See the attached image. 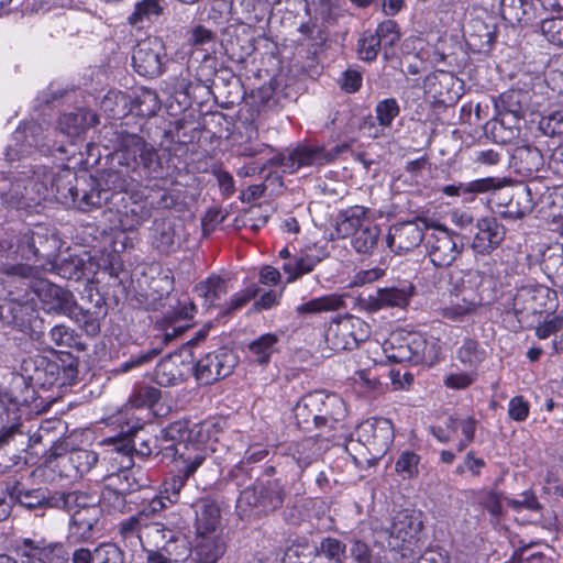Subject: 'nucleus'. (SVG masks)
<instances>
[{
    "instance_id": "nucleus-1",
    "label": "nucleus",
    "mask_w": 563,
    "mask_h": 563,
    "mask_svg": "<svg viewBox=\"0 0 563 563\" xmlns=\"http://www.w3.org/2000/svg\"><path fill=\"white\" fill-rule=\"evenodd\" d=\"M268 454L266 448L250 446L243 459L223 478L238 493L235 510L242 520H262L273 516L284 508L288 498L289 492L283 476L291 464L289 457L274 454L258 470L253 466Z\"/></svg>"
},
{
    "instance_id": "nucleus-2",
    "label": "nucleus",
    "mask_w": 563,
    "mask_h": 563,
    "mask_svg": "<svg viewBox=\"0 0 563 563\" xmlns=\"http://www.w3.org/2000/svg\"><path fill=\"white\" fill-rule=\"evenodd\" d=\"M101 141L106 148L111 150L101 170L102 185H136L169 175L170 155L143 135L130 131L126 123L104 126Z\"/></svg>"
},
{
    "instance_id": "nucleus-3",
    "label": "nucleus",
    "mask_w": 563,
    "mask_h": 563,
    "mask_svg": "<svg viewBox=\"0 0 563 563\" xmlns=\"http://www.w3.org/2000/svg\"><path fill=\"white\" fill-rule=\"evenodd\" d=\"M33 190H36L38 199H55L67 208H74L80 212H90L100 208L101 172L97 177L92 175H78L69 167H60L58 170L38 166L30 180Z\"/></svg>"
},
{
    "instance_id": "nucleus-4",
    "label": "nucleus",
    "mask_w": 563,
    "mask_h": 563,
    "mask_svg": "<svg viewBox=\"0 0 563 563\" xmlns=\"http://www.w3.org/2000/svg\"><path fill=\"white\" fill-rule=\"evenodd\" d=\"M99 123L98 114L86 108L77 109L73 112L63 113L57 121L58 130L62 134L69 137V142L51 141L47 136L42 142L37 140L41 126L37 124H26L19 126L14 132V139L20 140L23 136V143L26 146H34L41 153L54 156L59 159L70 158L75 156V146L78 141L87 133V131Z\"/></svg>"
},
{
    "instance_id": "nucleus-5",
    "label": "nucleus",
    "mask_w": 563,
    "mask_h": 563,
    "mask_svg": "<svg viewBox=\"0 0 563 563\" xmlns=\"http://www.w3.org/2000/svg\"><path fill=\"white\" fill-rule=\"evenodd\" d=\"M21 371L35 388L63 391L78 383L79 358L67 351L55 352V358L37 354L24 358Z\"/></svg>"
},
{
    "instance_id": "nucleus-6",
    "label": "nucleus",
    "mask_w": 563,
    "mask_h": 563,
    "mask_svg": "<svg viewBox=\"0 0 563 563\" xmlns=\"http://www.w3.org/2000/svg\"><path fill=\"white\" fill-rule=\"evenodd\" d=\"M221 432V422L216 419H207L198 423H192L189 419L173 421L162 429L163 441L169 442L166 448H163L164 455H179L181 448L190 455L202 454V465L209 452L213 451L209 449L208 443L217 441Z\"/></svg>"
},
{
    "instance_id": "nucleus-7",
    "label": "nucleus",
    "mask_w": 563,
    "mask_h": 563,
    "mask_svg": "<svg viewBox=\"0 0 563 563\" xmlns=\"http://www.w3.org/2000/svg\"><path fill=\"white\" fill-rule=\"evenodd\" d=\"M0 273L7 277L18 278L22 286H27L40 301L41 309L52 316L69 317L76 309V298L74 294L47 279L32 280L34 267L23 263H3L0 266Z\"/></svg>"
},
{
    "instance_id": "nucleus-8",
    "label": "nucleus",
    "mask_w": 563,
    "mask_h": 563,
    "mask_svg": "<svg viewBox=\"0 0 563 563\" xmlns=\"http://www.w3.org/2000/svg\"><path fill=\"white\" fill-rule=\"evenodd\" d=\"M296 424L303 431L336 430L346 415L343 399L334 393L314 390L303 395L294 407Z\"/></svg>"
},
{
    "instance_id": "nucleus-9",
    "label": "nucleus",
    "mask_w": 563,
    "mask_h": 563,
    "mask_svg": "<svg viewBox=\"0 0 563 563\" xmlns=\"http://www.w3.org/2000/svg\"><path fill=\"white\" fill-rule=\"evenodd\" d=\"M33 473L30 475L5 478V492L12 506H18L35 517H44L48 510H59L69 505L70 497L66 490H55L46 485H34Z\"/></svg>"
},
{
    "instance_id": "nucleus-10",
    "label": "nucleus",
    "mask_w": 563,
    "mask_h": 563,
    "mask_svg": "<svg viewBox=\"0 0 563 563\" xmlns=\"http://www.w3.org/2000/svg\"><path fill=\"white\" fill-rule=\"evenodd\" d=\"M100 208L107 206L120 217L125 230L137 229L152 217L146 198V187L142 184L114 187L102 185Z\"/></svg>"
},
{
    "instance_id": "nucleus-11",
    "label": "nucleus",
    "mask_w": 563,
    "mask_h": 563,
    "mask_svg": "<svg viewBox=\"0 0 563 563\" xmlns=\"http://www.w3.org/2000/svg\"><path fill=\"white\" fill-rule=\"evenodd\" d=\"M196 313L197 306L190 298L186 297L185 299H179L177 307L168 311L161 320L164 333L158 338V343L156 345L152 343L150 347L131 354L129 360L122 362L115 371L118 373H128L131 369L152 363L162 353L165 345L183 334L189 327L177 325L176 323L178 321H189Z\"/></svg>"
},
{
    "instance_id": "nucleus-12",
    "label": "nucleus",
    "mask_w": 563,
    "mask_h": 563,
    "mask_svg": "<svg viewBox=\"0 0 563 563\" xmlns=\"http://www.w3.org/2000/svg\"><path fill=\"white\" fill-rule=\"evenodd\" d=\"M35 399L36 388L24 378V373H12L9 386L0 388V444L9 442L15 433H21L20 407H29Z\"/></svg>"
},
{
    "instance_id": "nucleus-13",
    "label": "nucleus",
    "mask_w": 563,
    "mask_h": 563,
    "mask_svg": "<svg viewBox=\"0 0 563 563\" xmlns=\"http://www.w3.org/2000/svg\"><path fill=\"white\" fill-rule=\"evenodd\" d=\"M21 290L23 295L18 296L10 290L8 297L0 302V325L41 340L45 335L44 320L38 317L34 297L31 296L27 286Z\"/></svg>"
},
{
    "instance_id": "nucleus-14",
    "label": "nucleus",
    "mask_w": 563,
    "mask_h": 563,
    "mask_svg": "<svg viewBox=\"0 0 563 563\" xmlns=\"http://www.w3.org/2000/svg\"><path fill=\"white\" fill-rule=\"evenodd\" d=\"M559 306L558 292L541 284H527L517 288L512 298V311L519 322H527L547 312H555Z\"/></svg>"
},
{
    "instance_id": "nucleus-15",
    "label": "nucleus",
    "mask_w": 563,
    "mask_h": 563,
    "mask_svg": "<svg viewBox=\"0 0 563 563\" xmlns=\"http://www.w3.org/2000/svg\"><path fill=\"white\" fill-rule=\"evenodd\" d=\"M432 347L422 334L407 331L393 332L383 343V351L389 362L415 365L431 363Z\"/></svg>"
},
{
    "instance_id": "nucleus-16",
    "label": "nucleus",
    "mask_w": 563,
    "mask_h": 563,
    "mask_svg": "<svg viewBox=\"0 0 563 563\" xmlns=\"http://www.w3.org/2000/svg\"><path fill=\"white\" fill-rule=\"evenodd\" d=\"M202 454L186 453L180 448L179 455L170 456L169 462L172 467L169 474L164 478L162 483L161 494L164 495L165 499L170 504L183 503L190 505V503L183 498L181 492L186 487L190 477L195 475L197 470L201 466Z\"/></svg>"
},
{
    "instance_id": "nucleus-17",
    "label": "nucleus",
    "mask_w": 563,
    "mask_h": 563,
    "mask_svg": "<svg viewBox=\"0 0 563 563\" xmlns=\"http://www.w3.org/2000/svg\"><path fill=\"white\" fill-rule=\"evenodd\" d=\"M13 551L20 563H69V552L62 542L45 538H18Z\"/></svg>"
},
{
    "instance_id": "nucleus-18",
    "label": "nucleus",
    "mask_w": 563,
    "mask_h": 563,
    "mask_svg": "<svg viewBox=\"0 0 563 563\" xmlns=\"http://www.w3.org/2000/svg\"><path fill=\"white\" fill-rule=\"evenodd\" d=\"M65 495L71 500L67 507L59 510L71 514V527L80 531L82 540L91 539L92 530L101 516V507L97 504L96 496L80 490H66Z\"/></svg>"
},
{
    "instance_id": "nucleus-19",
    "label": "nucleus",
    "mask_w": 563,
    "mask_h": 563,
    "mask_svg": "<svg viewBox=\"0 0 563 563\" xmlns=\"http://www.w3.org/2000/svg\"><path fill=\"white\" fill-rule=\"evenodd\" d=\"M168 62L165 44L157 36L140 41L133 49L132 66L145 78L154 79L162 76Z\"/></svg>"
},
{
    "instance_id": "nucleus-20",
    "label": "nucleus",
    "mask_w": 563,
    "mask_h": 563,
    "mask_svg": "<svg viewBox=\"0 0 563 563\" xmlns=\"http://www.w3.org/2000/svg\"><path fill=\"white\" fill-rule=\"evenodd\" d=\"M239 362L231 347L221 346L202 355L192 366L194 376L200 385H211L230 376Z\"/></svg>"
},
{
    "instance_id": "nucleus-21",
    "label": "nucleus",
    "mask_w": 563,
    "mask_h": 563,
    "mask_svg": "<svg viewBox=\"0 0 563 563\" xmlns=\"http://www.w3.org/2000/svg\"><path fill=\"white\" fill-rule=\"evenodd\" d=\"M369 335V325L364 320L358 317L346 316L329 325L325 340L335 352L352 351L365 342Z\"/></svg>"
},
{
    "instance_id": "nucleus-22",
    "label": "nucleus",
    "mask_w": 563,
    "mask_h": 563,
    "mask_svg": "<svg viewBox=\"0 0 563 563\" xmlns=\"http://www.w3.org/2000/svg\"><path fill=\"white\" fill-rule=\"evenodd\" d=\"M426 249L430 262L435 267H448L461 255L464 249L463 236L438 225L432 232L427 233Z\"/></svg>"
},
{
    "instance_id": "nucleus-23",
    "label": "nucleus",
    "mask_w": 563,
    "mask_h": 563,
    "mask_svg": "<svg viewBox=\"0 0 563 563\" xmlns=\"http://www.w3.org/2000/svg\"><path fill=\"white\" fill-rule=\"evenodd\" d=\"M322 145L298 144L295 148L276 152L262 167H280L284 173L294 174L302 167L323 166Z\"/></svg>"
},
{
    "instance_id": "nucleus-24",
    "label": "nucleus",
    "mask_w": 563,
    "mask_h": 563,
    "mask_svg": "<svg viewBox=\"0 0 563 563\" xmlns=\"http://www.w3.org/2000/svg\"><path fill=\"white\" fill-rule=\"evenodd\" d=\"M355 434L371 454L382 455L394 442V424L387 418H369L356 427Z\"/></svg>"
},
{
    "instance_id": "nucleus-25",
    "label": "nucleus",
    "mask_w": 563,
    "mask_h": 563,
    "mask_svg": "<svg viewBox=\"0 0 563 563\" xmlns=\"http://www.w3.org/2000/svg\"><path fill=\"white\" fill-rule=\"evenodd\" d=\"M184 225L176 219H155L150 228L152 247L163 255L176 253L183 242Z\"/></svg>"
},
{
    "instance_id": "nucleus-26",
    "label": "nucleus",
    "mask_w": 563,
    "mask_h": 563,
    "mask_svg": "<svg viewBox=\"0 0 563 563\" xmlns=\"http://www.w3.org/2000/svg\"><path fill=\"white\" fill-rule=\"evenodd\" d=\"M427 222L422 219L405 221L390 227L386 242L393 251L401 253L419 246L427 234Z\"/></svg>"
},
{
    "instance_id": "nucleus-27",
    "label": "nucleus",
    "mask_w": 563,
    "mask_h": 563,
    "mask_svg": "<svg viewBox=\"0 0 563 563\" xmlns=\"http://www.w3.org/2000/svg\"><path fill=\"white\" fill-rule=\"evenodd\" d=\"M475 233L471 247L475 255L486 256L495 251L504 241L506 230L495 217H484L476 222Z\"/></svg>"
},
{
    "instance_id": "nucleus-28",
    "label": "nucleus",
    "mask_w": 563,
    "mask_h": 563,
    "mask_svg": "<svg viewBox=\"0 0 563 563\" xmlns=\"http://www.w3.org/2000/svg\"><path fill=\"white\" fill-rule=\"evenodd\" d=\"M324 441H335L334 434H328L327 437L318 434L316 437L306 438L296 443L290 455H284L291 460L289 466L294 464L297 466L298 472L296 475L298 479H300L303 471L312 463L317 462L328 449V446H323Z\"/></svg>"
},
{
    "instance_id": "nucleus-29",
    "label": "nucleus",
    "mask_w": 563,
    "mask_h": 563,
    "mask_svg": "<svg viewBox=\"0 0 563 563\" xmlns=\"http://www.w3.org/2000/svg\"><path fill=\"white\" fill-rule=\"evenodd\" d=\"M194 62L189 60L186 68L181 69L179 75L175 78L174 89L175 93L183 96V102L191 104L203 103L210 96L214 93V86L202 84L192 79Z\"/></svg>"
},
{
    "instance_id": "nucleus-30",
    "label": "nucleus",
    "mask_w": 563,
    "mask_h": 563,
    "mask_svg": "<svg viewBox=\"0 0 563 563\" xmlns=\"http://www.w3.org/2000/svg\"><path fill=\"white\" fill-rule=\"evenodd\" d=\"M412 283H402L400 286L378 288L376 294L368 297V308L373 311L383 308H405L415 294Z\"/></svg>"
},
{
    "instance_id": "nucleus-31",
    "label": "nucleus",
    "mask_w": 563,
    "mask_h": 563,
    "mask_svg": "<svg viewBox=\"0 0 563 563\" xmlns=\"http://www.w3.org/2000/svg\"><path fill=\"white\" fill-rule=\"evenodd\" d=\"M129 435L131 443L133 442V456L146 459L161 455V462L170 460V456H165L163 452V448H166L169 442H164L162 437L157 438L146 433L142 424L136 423L129 427Z\"/></svg>"
},
{
    "instance_id": "nucleus-32",
    "label": "nucleus",
    "mask_w": 563,
    "mask_h": 563,
    "mask_svg": "<svg viewBox=\"0 0 563 563\" xmlns=\"http://www.w3.org/2000/svg\"><path fill=\"white\" fill-rule=\"evenodd\" d=\"M108 314V307L100 297L92 308H84L76 303V309L68 318L74 320L85 333L90 336H97L101 331V321Z\"/></svg>"
},
{
    "instance_id": "nucleus-33",
    "label": "nucleus",
    "mask_w": 563,
    "mask_h": 563,
    "mask_svg": "<svg viewBox=\"0 0 563 563\" xmlns=\"http://www.w3.org/2000/svg\"><path fill=\"white\" fill-rule=\"evenodd\" d=\"M90 260L87 254L62 255L53 263V272L64 279L78 282L92 272Z\"/></svg>"
},
{
    "instance_id": "nucleus-34",
    "label": "nucleus",
    "mask_w": 563,
    "mask_h": 563,
    "mask_svg": "<svg viewBox=\"0 0 563 563\" xmlns=\"http://www.w3.org/2000/svg\"><path fill=\"white\" fill-rule=\"evenodd\" d=\"M368 211V208L358 205L340 210L335 217V238L346 239L354 235L365 222L371 221Z\"/></svg>"
},
{
    "instance_id": "nucleus-35",
    "label": "nucleus",
    "mask_w": 563,
    "mask_h": 563,
    "mask_svg": "<svg viewBox=\"0 0 563 563\" xmlns=\"http://www.w3.org/2000/svg\"><path fill=\"white\" fill-rule=\"evenodd\" d=\"M225 552V543L216 533L197 534V543L191 551V563H216Z\"/></svg>"
},
{
    "instance_id": "nucleus-36",
    "label": "nucleus",
    "mask_w": 563,
    "mask_h": 563,
    "mask_svg": "<svg viewBox=\"0 0 563 563\" xmlns=\"http://www.w3.org/2000/svg\"><path fill=\"white\" fill-rule=\"evenodd\" d=\"M155 380L159 386L172 387L185 382L184 361L178 353L163 357L155 367Z\"/></svg>"
},
{
    "instance_id": "nucleus-37",
    "label": "nucleus",
    "mask_w": 563,
    "mask_h": 563,
    "mask_svg": "<svg viewBox=\"0 0 563 563\" xmlns=\"http://www.w3.org/2000/svg\"><path fill=\"white\" fill-rule=\"evenodd\" d=\"M497 115H506L517 120L525 117L527 108V92L519 89H509L500 93L497 98H490Z\"/></svg>"
},
{
    "instance_id": "nucleus-38",
    "label": "nucleus",
    "mask_w": 563,
    "mask_h": 563,
    "mask_svg": "<svg viewBox=\"0 0 563 563\" xmlns=\"http://www.w3.org/2000/svg\"><path fill=\"white\" fill-rule=\"evenodd\" d=\"M190 506L195 509L196 534L216 533L221 518L217 503L211 499H200Z\"/></svg>"
},
{
    "instance_id": "nucleus-39",
    "label": "nucleus",
    "mask_w": 563,
    "mask_h": 563,
    "mask_svg": "<svg viewBox=\"0 0 563 563\" xmlns=\"http://www.w3.org/2000/svg\"><path fill=\"white\" fill-rule=\"evenodd\" d=\"M511 163L517 173L523 176H531L543 167L544 157L537 146L527 144L514 148Z\"/></svg>"
},
{
    "instance_id": "nucleus-40",
    "label": "nucleus",
    "mask_w": 563,
    "mask_h": 563,
    "mask_svg": "<svg viewBox=\"0 0 563 563\" xmlns=\"http://www.w3.org/2000/svg\"><path fill=\"white\" fill-rule=\"evenodd\" d=\"M520 120L509 118L506 115H495L486 122L484 130L486 135L501 145L511 143L519 136L520 129L518 126Z\"/></svg>"
},
{
    "instance_id": "nucleus-41",
    "label": "nucleus",
    "mask_w": 563,
    "mask_h": 563,
    "mask_svg": "<svg viewBox=\"0 0 563 563\" xmlns=\"http://www.w3.org/2000/svg\"><path fill=\"white\" fill-rule=\"evenodd\" d=\"M495 181L490 177L474 179L467 183L450 184L442 187L441 192L446 197H461L462 201L470 203L482 194H488Z\"/></svg>"
},
{
    "instance_id": "nucleus-42",
    "label": "nucleus",
    "mask_w": 563,
    "mask_h": 563,
    "mask_svg": "<svg viewBox=\"0 0 563 563\" xmlns=\"http://www.w3.org/2000/svg\"><path fill=\"white\" fill-rule=\"evenodd\" d=\"M499 12L510 25H527L534 18V7L530 0H499Z\"/></svg>"
},
{
    "instance_id": "nucleus-43",
    "label": "nucleus",
    "mask_w": 563,
    "mask_h": 563,
    "mask_svg": "<svg viewBox=\"0 0 563 563\" xmlns=\"http://www.w3.org/2000/svg\"><path fill=\"white\" fill-rule=\"evenodd\" d=\"M195 294L203 299L202 306L209 310L220 307L219 301L228 294V283L224 278L212 275L206 280L199 282L195 288Z\"/></svg>"
},
{
    "instance_id": "nucleus-44",
    "label": "nucleus",
    "mask_w": 563,
    "mask_h": 563,
    "mask_svg": "<svg viewBox=\"0 0 563 563\" xmlns=\"http://www.w3.org/2000/svg\"><path fill=\"white\" fill-rule=\"evenodd\" d=\"M47 338L56 346L74 349L77 352H85L88 347V344L82 340V335L65 323L51 327Z\"/></svg>"
},
{
    "instance_id": "nucleus-45",
    "label": "nucleus",
    "mask_w": 563,
    "mask_h": 563,
    "mask_svg": "<svg viewBox=\"0 0 563 563\" xmlns=\"http://www.w3.org/2000/svg\"><path fill=\"white\" fill-rule=\"evenodd\" d=\"M131 96L120 90H109L100 101V109L108 118L121 120L131 113Z\"/></svg>"
},
{
    "instance_id": "nucleus-46",
    "label": "nucleus",
    "mask_w": 563,
    "mask_h": 563,
    "mask_svg": "<svg viewBox=\"0 0 563 563\" xmlns=\"http://www.w3.org/2000/svg\"><path fill=\"white\" fill-rule=\"evenodd\" d=\"M131 113L135 112L141 118H152L161 109V100L157 92L146 87H140L131 96Z\"/></svg>"
},
{
    "instance_id": "nucleus-47",
    "label": "nucleus",
    "mask_w": 563,
    "mask_h": 563,
    "mask_svg": "<svg viewBox=\"0 0 563 563\" xmlns=\"http://www.w3.org/2000/svg\"><path fill=\"white\" fill-rule=\"evenodd\" d=\"M42 233L31 232L30 234H23L18 239L15 250H12L11 245H7L5 255L18 260H25L26 262H40L38 255L45 254L44 250H38L36 243H41Z\"/></svg>"
},
{
    "instance_id": "nucleus-48",
    "label": "nucleus",
    "mask_w": 563,
    "mask_h": 563,
    "mask_svg": "<svg viewBox=\"0 0 563 563\" xmlns=\"http://www.w3.org/2000/svg\"><path fill=\"white\" fill-rule=\"evenodd\" d=\"M164 13L163 0H139L133 12L128 16V23L144 27L146 23L156 21Z\"/></svg>"
},
{
    "instance_id": "nucleus-49",
    "label": "nucleus",
    "mask_w": 563,
    "mask_h": 563,
    "mask_svg": "<svg viewBox=\"0 0 563 563\" xmlns=\"http://www.w3.org/2000/svg\"><path fill=\"white\" fill-rule=\"evenodd\" d=\"M132 495L129 493V487L125 485L121 486L118 483L103 484L101 494L97 498V504H102L103 507L110 511L124 512L128 509V496Z\"/></svg>"
},
{
    "instance_id": "nucleus-50",
    "label": "nucleus",
    "mask_w": 563,
    "mask_h": 563,
    "mask_svg": "<svg viewBox=\"0 0 563 563\" xmlns=\"http://www.w3.org/2000/svg\"><path fill=\"white\" fill-rule=\"evenodd\" d=\"M347 544L349 541L345 542L336 537H323L319 543L314 544L317 558L325 559L328 563H346Z\"/></svg>"
},
{
    "instance_id": "nucleus-51",
    "label": "nucleus",
    "mask_w": 563,
    "mask_h": 563,
    "mask_svg": "<svg viewBox=\"0 0 563 563\" xmlns=\"http://www.w3.org/2000/svg\"><path fill=\"white\" fill-rule=\"evenodd\" d=\"M380 239V228L372 220L351 236V245L358 254H372Z\"/></svg>"
},
{
    "instance_id": "nucleus-52",
    "label": "nucleus",
    "mask_w": 563,
    "mask_h": 563,
    "mask_svg": "<svg viewBox=\"0 0 563 563\" xmlns=\"http://www.w3.org/2000/svg\"><path fill=\"white\" fill-rule=\"evenodd\" d=\"M531 189H526L523 183H517L512 189V200L508 211H503V216L511 219H522L527 214L531 213L534 209V203L531 196H529Z\"/></svg>"
},
{
    "instance_id": "nucleus-53",
    "label": "nucleus",
    "mask_w": 563,
    "mask_h": 563,
    "mask_svg": "<svg viewBox=\"0 0 563 563\" xmlns=\"http://www.w3.org/2000/svg\"><path fill=\"white\" fill-rule=\"evenodd\" d=\"M223 70L217 69V59L210 54H205L200 64L195 67V74H192V79L202 84H209L214 86L216 90H220V84L224 82L225 74H222Z\"/></svg>"
},
{
    "instance_id": "nucleus-54",
    "label": "nucleus",
    "mask_w": 563,
    "mask_h": 563,
    "mask_svg": "<svg viewBox=\"0 0 563 563\" xmlns=\"http://www.w3.org/2000/svg\"><path fill=\"white\" fill-rule=\"evenodd\" d=\"M528 327L534 330V335L539 340H547L549 338L558 336L563 328V316L555 312L540 314L528 323Z\"/></svg>"
},
{
    "instance_id": "nucleus-55",
    "label": "nucleus",
    "mask_w": 563,
    "mask_h": 563,
    "mask_svg": "<svg viewBox=\"0 0 563 563\" xmlns=\"http://www.w3.org/2000/svg\"><path fill=\"white\" fill-rule=\"evenodd\" d=\"M456 358L464 367L476 369L485 361L486 351L477 340L466 336L456 350Z\"/></svg>"
},
{
    "instance_id": "nucleus-56",
    "label": "nucleus",
    "mask_w": 563,
    "mask_h": 563,
    "mask_svg": "<svg viewBox=\"0 0 563 563\" xmlns=\"http://www.w3.org/2000/svg\"><path fill=\"white\" fill-rule=\"evenodd\" d=\"M222 74H225V80L224 82H219L221 93L219 92V90H216L213 97L217 101L219 100V98H223L220 101V106L224 109H230L238 104L239 101L242 99L241 81L227 69H224Z\"/></svg>"
},
{
    "instance_id": "nucleus-57",
    "label": "nucleus",
    "mask_w": 563,
    "mask_h": 563,
    "mask_svg": "<svg viewBox=\"0 0 563 563\" xmlns=\"http://www.w3.org/2000/svg\"><path fill=\"white\" fill-rule=\"evenodd\" d=\"M344 300L340 295L331 294L303 302L296 310L299 314L303 316L323 311H336L344 308Z\"/></svg>"
},
{
    "instance_id": "nucleus-58",
    "label": "nucleus",
    "mask_w": 563,
    "mask_h": 563,
    "mask_svg": "<svg viewBox=\"0 0 563 563\" xmlns=\"http://www.w3.org/2000/svg\"><path fill=\"white\" fill-rule=\"evenodd\" d=\"M162 398V391L157 387L141 384L135 385L129 397V404L136 409H151Z\"/></svg>"
},
{
    "instance_id": "nucleus-59",
    "label": "nucleus",
    "mask_w": 563,
    "mask_h": 563,
    "mask_svg": "<svg viewBox=\"0 0 563 563\" xmlns=\"http://www.w3.org/2000/svg\"><path fill=\"white\" fill-rule=\"evenodd\" d=\"M260 290H261V288L258 287L257 284H252V285L247 286L246 288L235 292L230 298V301L228 303H225V306L220 307V310L216 317V320H221V319L232 317V314L235 311L242 309L249 301L254 299L258 295Z\"/></svg>"
},
{
    "instance_id": "nucleus-60",
    "label": "nucleus",
    "mask_w": 563,
    "mask_h": 563,
    "mask_svg": "<svg viewBox=\"0 0 563 563\" xmlns=\"http://www.w3.org/2000/svg\"><path fill=\"white\" fill-rule=\"evenodd\" d=\"M374 33L383 47L385 60H388L390 58L389 49L393 48L401 37L398 23L390 19L385 20L377 25Z\"/></svg>"
},
{
    "instance_id": "nucleus-61",
    "label": "nucleus",
    "mask_w": 563,
    "mask_h": 563,
    "mask_svg": "<svg viewBox=\"0 0 563 563\" xmlns=\"http://www.w3.org/2000/svg\"><path fill=\"white\" fill-rule=\"evenodd\" d=\"M66 461L73 466L76 475L89 473L99 462V454L93 450L77 448L69 451Z\"/></svg>"
},
{
    "instance_id": "nucleus-62",
    "label": "nucleus",
    "mask_w": 563,
    "mask_h": 563,
    "mask_svg": "<svg viewBox=\"0 0 563 563\" xmlns=\"http://www.w3.org/2000/svg\"><path fill=\"white\" fill-rule=\"evenodd\" d=\"M278 336L275 333H265L253 340L249 344V351L254 356V361L260 365L269 362L272 354L276 351Z\"/></svg>"
},
{
    "instance_id": "nucleus-63",
    "label": "nucleus",
    "mask_w": 563,
    "mask_h": 563,
    "mask_svg": "<svg viewBox=\"0 0 563 563\" xmlns=\"http://www.w3.org/2000/svg\"><path fill=\"white\" fill-rule=\"evenodd\" d=\"M321 257L305 254L283 264V271L288 275L287 283H292L300 278L302 275L311 273Z\"/></svg>"
},
{
    "instance_id": "nucleus-64",
    "label": "nucleus",
    "mask_w": 563,
    "mask_h": 563,
    "mask_svg": "<svg viewBox=\"0 0 563 563\" xmlns=\"http://www.w3.org/2000/svg\"><path fill=\"white\" fill-rule=\"evenodd\" d=\"M317 558L314 545L302 539L286 548L282 563H313Z\"/></svg>"
}]
</instances>
